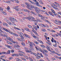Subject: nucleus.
I'll use <instances>...</instances> for the list:
<instances>
[{"instance_id":"nucleus-33","label":"nucleus","mask_w":61,"mask_h":61,"mask_svg":"<svg viewBox=\"0 0 61 61\" xmlns=\"http://www.w3.org/2000/svg\"><path fill=\"white\" fill-rule=\"evenodd\" d=\"M34 42L36 44H39V43H38V42H36V41H34Z\"/></svg>"},{"instance_id":"nucleus-20","label":"nucleus","mask_w":61,"mask_h":61,"mask_svg":"<svg viewBox=\"0 0 61 61\" xmlns=\"http://www.w3.org/2000/svg\"><path fill=\"white\" fill-rule=\"evenodd\" d=\"M18 6H16L15 7H13V9H16L17 8H18Z\"/></svg>"},{"instance_id":"nucleus-4","label":"nucleus","mask_w":61,"mask_h":61,"mask_svg":"<svg viewBox=\"0 0 61 61\" xmlns=\"http://www.w3.org/2000/svg\"><path fill=\"white\" fill-rule=\"evenodd\" d=\"M29 1L31 3H32V4H33V5H36L38 6H39V5H40L39 4V3L37 1L36 2V3H35L32 1L30 0H29Z\"/></svg>"},{"instance_id":"nucleus-3","label":"nucleus","mask_w":61,"mask_h":61,"mask_svg":"<svg viewBox=\"0 0 61 61\" xmlns=\"http://www.w3.org/2000/svg\"><path fill=\"white\" fill-rule=\"evenodd\" d=\"M30 6L31 8H33L35 9V11L38 14H39L40 13L39 12L41 11V10H40V9H38V8L36 7H35L34 6L32 5H31Z\"/></svg>"},{"instance_id":"nucleus-7","label":"nucleus","mask_w":61,"mask_h":61,"mask_svg":"<svg viewBox=\"0 0 61 61\" xmlns=\"http://www.w3.org/2000/svg\"><path fill=\"white\" fill-rule=\"evenodd\" d=\"M5 46H6L7 47H8V48H10V49H11V48H12V47H11V46L8 45H5Z\"/></svg>"},{"instance_id":"nucleus-39","label":"nucleus","mask_w":61,"mask_h":61,"mask_svg":"<svg viewBox=\"0 0 61 61\" xmlns=\"http://www.w3.org/2000/svg\"><path fill=\"white\" fill-rule=\"evenodd\" d=\"M42 31H43L44 32H45V31H46V30L45 29H42Z\"/></svg>"},{"instance_id":"nucleus-53","label":"nucleus","mask_w":61,"mask_h":61,"mask_svg":"<svg viewBox=\"0 0 61 61\" xmlns=\"http://www.w3.org/2000/svg\"><path fill=\"white\" fill-rule=\"evenodd\" d=\"M38 16H39L40 17H41L42 16V15H39V14H38Z\"/></svg>"},{"instance_id":"nucleus-29","label":"nucleus","mask_w":61,"mask_h":61,"mask_svg":"<svg viewBox=\"0 0 61 61\" xmlns=\"http://www.w3.org/2000/svg\"><path fill=\"white\" fill-rule=\"evenodd\" d=\"M15 1L17 3H19V1L17 0H15Z\"/></svg>"},{"instance_id":"nucleus-60","label":"nucleus","mask_w":61,"mask_h":61,"mask_svg":"<svg viewBox=\"0 0 61 61\" xmlns=\"http://www.w3.org/2000/svg\"><path fill=\"white\" fill-rule=\"evenodd\" d=\"M34 33L36 34L37 35V34H38L37 33V32H36V31H34Z\"/></svg>"},{"instance_id":"nucleus-58","label":"nucleus","mask_w":61,"mask_h":61,"mask_svg":"<svg viewBox=\"0 0 61 61\" xmlns=\"http://www.w3.org/2000/svg\"><path fill=\"white\" fill-rule=\"evenodd\" d=\"M53 46H54V47H56V43L55 45H54Z\"/></svg>"},{"instance_id":"nucleus-45","label":"nucleus","mask_w":61,"mask_h":61,"mask_svg":"<svg viewBox=\"0 0 61 61\" xmlns=\"http://www.w3.org/2000/svg\"><path fill=\"white\" fill-rule=\"evenodd\" d=\"M55 54H56V55H58V56H60V54H59L57 53L56 52L55 53Z\"/></svg>"},{"instance_id":"nucleus-59","label":"nucleus","mask_w":61,"mask_h":61,"mask_svg":"<svg viewBox=\"0 0 61 61\" xmlns=\"http://www.w3.org/2000/svg\"><path fill=\"white\" fill-rule=\"evenodd\" d=\"M34 33L36 34L37 35V34H38L37 33V32H36V31H34Z\"/></svg>"},{"instance_id":"nucleus-17","label":"nucleus","mask_w":61,"mask_h":61,"mask_svg":"<svg viewBox=\"0 0 61 61\" xmlns=\"http://www.w3.org/2000/svg\"><path fill=\"white\" fill-rule=\"evenodd\" d=\"M21 45L23 46H25V44L24 42H21Z\"/></svg>"},{"instance_id":"nucleus-6","label":"nucleus","mask_w":61,"mask_h":61,"mask_svg":"<svg viewBox=\"0 0 61 61\" xmlns=\"http://www.w3.org/2000/svg\"><path fill=\"white\" fill-rule=\"evenodd\" d=\"M3 29L5 31H6V32H10V30H7V29H5V28H3Z\"/></svg>"},{"instance_id":"nucleus-42","label":"nucleus","mask_w":61,"mask_h":61,"mask_svg":"<svg viewBox=\"0 0 61 61\" xmlns=\"http://www.w3.org/2000/svg\"><path fill=\"white\" fill-rule=\"evenodd\" d=\"M0 36H3L4 37V35L3 34H0Z\"/></svg>"},{"instance_id":"nucleus-21","label":"nucleus","mask_w":61,"mask_h":61,"mask_svg":"<svg viewBox=\"0 0 61 61\" xmlns=\"http://www.w3.org/2000/svg\"><path fill=\"white\" fill-rule=\"evenodd\" d=\"M23 56L26 59H27V58H28V57H27V56L26 55H23Z\"/></svg>"},{"instance_id":"nucleus-27","label":"nucleus","mask_w":61,"mask_h":61,"mask_svg":"<svg viewBox=\"0 0 61 61\" xmlns=\"http://www.w3.org/2000/svg\"><path fill=\"white\" fill-rule=\"evenodd\" d=\"M10 7H9V6H8L7 7V9L8 10H10Z\"/></svg>"},{"instance_id":"nucleus-61","label":"nucleus","mask_w":61,"mask_h":61,"mask_svg":"<svg viewBox=\"0 0 61 61\" xmlns=\"http://www.w3.org/2000/svg\"><path fill=\"white\" fill-rule=\"evenodd\" d=\"M7 37V35H4V37Z\"/></svg>"},{"instance_id":"nucleus-23","label":"nucleus","mask_w":61,"mask_h":61,"mask_svg":"<svg viewBox=\"0 0 61 61\" xmlns=\"http://www.w3.org/2000/svg\"><path fill=\"white\" fill-rule=\"evenodd\" d=\"M29 59L30 61H33V60L32 58H30V57H29Z\"/></svg>"},{"instance_id":"nucleus-11","label":"nucleus","mask_w":61,"mask_h":61,"mask_svg":"<svg viewBox=\"0 0 61 61\" xmlns=\"http://www.w3.org/2000/svg\"><path fill=\"white\" fill-rule=\"evenodd\" d=\"M49 13L50 15H52L53 16H54L53 15V13H52V12H51L50 11H49Z\"/></svg>"},{"instance_id":"nucleus-34","label":"nucleus","mask_w":61,"mask_h":61,"mask_svg":"<svg viewBox=\"0 0 61 61\" xmlns=\"http://www.w3.org/2000/svg\"><path fill=\"white\" fill-rule=\"evenodd\" d=\"M7 43L8 44H12L11 42L8 41H7Z\"/></svg>"},{"instance_id":"nucleus-40","label":"nucleus","mask_w":61,"mask_h":61,"mask_svg":"<svg viewBox=\"0 0 61 61\" xmlns=\"http://www.w3.org/2000/svg\"><path fill=\"white\" fill-rule=\"evenodd\" d=\"M51 32H54V33H56V31L55 30H51Z\"/></svg>"},{"instance_id":"nucleus-62","label":"nucleus","mask_w":61,"mask_h":61,"mask_svg":"<svg viewBox=\"0 0 61 61\" xmlns=\"http://www.w3.org/2000/svg\"><path fill=\"white\" fill-rule=\"evenodd\" d=\"M15 34V33H14L13 32H11V34H12V35H14V36Z\"/></svg>"},{"instance_id":"nucleus-5","label":"nucleus","mask_w":61,"mask_h":61,"mask_svg":"<svg viewBox=\"0 0 61 61\" xmlns=\"http://www.w3.org/2000/svg\"><path fill=\"white\" fill-rule=\"evenodd\" d=\"M30 47L31 48V49H29L30 50H34V49L33 48V45L31 44H30Z\"/></svg>"},{"instance_id":"nucleus-41","label":"nucleus","mask_w":61,"mask_h":61,"mask_svg":"<svg viewBox=\"0 0 61 61\" xmlns=\"http://www.w3.org/2000/svg\"><path fill=\"white\" fill-rule=\"evenodd\" d=\"M28 26L29 28H31V27H32V26H31V25H28Z\"/></svg>"},{"instance_id":"nucleus-9","label":"nucleus","mask_w":61,"mask_h":61,"mask_svg":"<svg viewBox=\"0 0 61 61\" xmlns=\"http://www.w3.org/2000/svg\"><path fill=\"white\" fill-rule=\"evenodd\" d=\"M55 21L56 22H57V23H60V24H61V21L59 20V21H58L57 20H55Z\"/></svg>"},{"instance_id":"nucleus-1","label":"nucleus","mask_w":61,"mask_h":61,"mask_svg":"<svg viewBox=\"0 0 61 61\" xmlns=\"http://www.w3.org/2000/svg\"><path fill=\"white\" fill-rule=\"evenodd\" d=\"M26 19L29 20L30 21H34V22H40V20H35V19L33 17H32L31 19V17H25Z\"/></svg>"},{"instance_id":"nucleus-52","label":"nucleus","mask_w":61,"mask_h":61,"mask_svg":"<svg viewBox=\"0 0 61 61\" xmlns=\"http://www.w3.org/2000/svg\"><path fill=\"white\" fill-rule=\"evenodd\" d=\"M15 56H18V55L16 54H15Z\"/></svg>"},{"instance_id":"nucleus-14","label":"nucleus","mask_w":61,"mask_h":61,"mask_svg":"<svg viewBox=\"0 0 61 61\" xmlns=\"http://www.w3.org/2000/svg\"><path fill=\"white\" fill-rule=\"evenodd\" d=\"M26 52H28V53H30L32 52L31 51H29V50H25Z\"/></svg>"},{"instance_id":"nucleus-55","label":"nucleus","mask_w":61,"mask_h":61,"mask_svg":"<svg viewBox=\"0 0 61 61\" xmlns=\"http://www.w3.org/2000/svg\"><path fill=\"white\" fill-rule=\"evenodd\" d=\"M15 46H16V47H20V46L18 45H16Z\"/></svg>"},{"instance_id":"nucleus-25","label":"nucleus","mask_w":61,"mask_h":61,"mask_svg":"<svg viewBox=\"0 0 61 61\" xmlns=\"http://www.w3.org/2000/svg\"><path fill=\"white\" fill-rule=\"evenodd\" d=\"M2 53V54H6V52H2V53Z\"/></svg>"},{"instance_id":"nucleus-57","label":"nucleus","mask_w":61,"mask_h":61,"mask_svg":"<svg viewBox=\"0 0 61 61\" xmlns=\"http://www.w3.org/2000/svg\"><path fill=\"white\" fill-rule=\"evenodd\" d=\"M22 13H23V12H19L18 13V14H21Z\"/></svg>"},{"instance_id":"nucleus-26","label":"nucleus","mask_w":61,"mask_h":61,"mask_svg":"<svg viewBox=\"0 0 61 61\" xmlns=\"http://www.w3.org/2000/svg\"><path fill=\"white\" fill-rule=\"evenodd\" d=\"M7 53V54H10V50H8V51Z\"/></svg>"},{"instance_id":"nucleus-12","label":"nucleus","mask_w":61,"mask_h":61,"mask_svg":"<svg viewBox=\"0 0 61 61\" xmlns=\"http://www.w3.org/2000/svg\"><path fill=\"white\" fill-rule=\"evenodd\" d=\"M51 10L52 11L51 13H55L56 12H55V11H54L53 9H51Z\"/></svg>"},{"instance_id":"nucleus-18","label":"nucleus","mask_w":61,"mask_h":61,"mask_svg":"<svg viewBox=\"0 0 61 61\" xmlns=\"http://www.w3.org/2000/svg\"><path fill=\"white\" fill-rule=\"evenodd\" d=\"M25 29L27 31H28V32H29L30 31L29 30L26 28H25Z\"/></svg>"},{"instance_id":"nucleus-16","label":"nucleus","mask_w":61,"mask_h":61,"mask_svg":"<svg viewBox=\"0 0 61 61\" xmlns=\"http://www.w3.org/2000/svg\"><path fill=\"white\" fill-rule=\"evenodd\" d=\"M25 4H26V5L28 7H30V6L29 5V4L28 3H27V2H26L25 3Z\"/></svg>"},{"instance_id":"nucleus-8","label":"nucleus","mask_w":61,"mask_h":61,"mask_svg":"<svg viewBox=\"0 0 61 61\" xmlns=\"http://www.w3.org/2000/svg\"><path fill=\"white\" fill-rule=\"evenodd\" d=\"M50 46H46V48L47 49L49 50V51H50V49H49V48H50Z\"/></svg>"},{"instance_id":"nucleus-64","label":"nucleus","mask_w":61,"mask_h":61,"mask_svg":"<svg viewBox=\"0 0 61 61\" xmlns=\"http://www.w3.org/2000/svg\"><path fill=\"white\" fill-rule=\"evenodd\" d=\"M57 34L59 35V36L61 37V34L59 33H58Z\"/></svg>"},{"instance_id":"nucleus-50","label":"nucleus","mask_w":61,"mask_h":61,"mask_svg":"<svg viewBox=\"0 0 61 61\" xmlns=\"http://www.w3.org/2000/svg\"><path fill=\"white\" fill-rule=\"evenodd\" d=\"M31 33V35L32 36H35L34 35V34H33V33Z\"/></svg>"},{"instance_id":"nucleus-37","label":"nucleus","mask_w":61,"mask_h":61,"mask_svg":"<svg viewBox=\"0 0 61 61\" xmlns=\"http://www.w3.org/2000/svg\"><path fill=\"white\" fill-rule=\"evenodd\" d=\"M25 18L23 17L22 18V20L23 21H25Z\"/></svg>"},{"instance_id":"nucleus-63","label":"nucleus","mask_w":61,"mask_h":61,"mask_svg":"<svg viewBox=\"0 0 61 61\" xmlns=\"http://www.w3.org/2000/svg\"><path fill=\"white\" fill-rule=\"evenodd\" d=\"M40 42H41V43L42 44H44L43 42L41 41H40Z\"/></svg>"},{"instance_id":"nucleus-49","label":"nucleus","mask_w":61,"mask_h":61,"mask_svg":"<svg viewBox=\"0 0 61 61\" xmlns=\"http://www.w3.org/2000/svg\"><path fill=\"white\" fill-rule=\"evenodd\" d=\"M33 36L35 38H37V37L36 36Z\"/></svg>"},{"instance_id":"nucleus-19","label":"nucleus","mask_w":61,"mask_h":61,"mask_svg":"<svg viewBox=\"0 0 61 61\" xmlns=\"http://www.w3.org/2000/svg\"><path fill=\"white\" fill-rule=\"evenodd\" d=\"M21 58L22 60H24L25 61H26V59L24 58H23L22 57H21Z\"/></svg>"},{"instance_id":"nucleus-56","label":"nucleus","mask_w":61,"mask_h":61,"mask_svg":"<svg viewBox=\"0 0 61 61\" xmlns=\"http://www.w3.org/2000/svg\"><path fill=\"white\" fill-rule=\"evenodd\" d=\"M40 56H41V57H43V55H42V54L41 53H40Z\"/></svg>"},{"instance_id":"nucleus-43","label":"nucleus","mask_w":61,"mask_h":61,"mask_svg":"<svg viewBox=\"0 0 61 61\" xmlns=\"http://www.w3.org/2000/svg\"><path fill=\"white\" fill-rule=\"evenodd\" d=\"M24 48L26 50H28V49L26 47H24Z\"/></svg>"},{"instance_id":"nucleus-13","label":"nucleus","mask_w":61,"mask_h":61,"mask_svg":"<svg viewBox=\"0 0 61 61\" xmlns=\"http://www.w3.org/2000/svg\"><path fill=\"white\" fill-rule=\"evenodd\" d=\"M9 20L10 21H11L12 23H15V21L14 20H12V19H9Z\"/></svg>"},{"instance_id":"nucleus-36","label":"nucleus","mask_w":61,"mask_h":61,"mask_svg":"<svg viewBox=\"0 0 61 61\" xmlns=\"http://www.w3.org/2000/svg\"><path fill=\"white\" fill-rule=\"evenodd\" d=\"M40 2L41 4H44V3L42 2V1L41 0H40Z\"/></svg>"},{"instance_id":"nucleus-47","label":"nucleus","mask_w":61,"mask_h":61,"mask_svg":"<svg viewBox=\"0 0 61 61\" xmlns=\"http://www.w3.org/2000/svg\"><path fill=\"white\" fill-rule=\"evenodd\" d=\"M12 42L13 43H14V44L16 43H17V42H15V41H13Z\"/></svg>"},{"instance_id":"nucleus-24","label":"nucleus","mask_w":61,"mask_h":61,"mask_svg":"<svg viewBox=\"0 0 61 61\" xmlns=\"http://www.w3.org/2000/svg\"><path fill=\"white\" fill-rule=\"evenodd\" d=\"M40 56V54L39 53H37V56Z\"/></svg>"},{"instance_id":"nucleus-15","label":"nucleus","mask_w":61,"mask_h":61,"mask_svg":"<svg viewBox=\"0 0 61 61\" xmlns=\"http://www.w3.org/2000/svg\"><path fill=\"white\" fill-rule=\"evenodd\" d=\"M14 28H15V29H16L17 30H21V29H19V28H16L15 27H14Z\"/></svg>"},{"instance_id":"nucleus-31","label":"nucleus","mask_w":61,"mask_h":61,"mask_svg":"<svg viewBox=\"0 0 61 61\" xmlns=\"http://www.w3.org/2000/svg\"><path fill=\"white\" fill-rule=\"evenodd\" d=\"M38 50L41 51V52H42V50L40 48H38Z\"/></svg>"},{"instance_id":"nucleus-35","label":"nucleus","mask_w":61,"mask_h":61,"mask_svg":"<svg viewBox=\"0 0 61 61\" xmlns=\"http://www.w3.org/2000/svg\"><path fill=\"white\" fill-rule=\"evenodd\" d=\"M3 13L5 15H6L7 14L5 12H3Z\"/></svg>"},{"instance_id":"nucleus-2","label":"nucleus","mask_w":61,"mask_h":61,"mask_svg":"<svg viewBox=\"0 0 61 61\" xmlns=\"http://www.w3.org/2000/svg\"><path fill=\"white\" fill-rule=\"evenodd\" d=\"M19 36L20 37H21V39L22 40V41H24V38L23 37V36H26V37H27L29 38H30V36H29L28 35H26V34H24V35L22 33H20V34L19 35Z\"/></svg>"},{"instance_id":"nucleus-22","label":"nucleus","mask_w":61,"mask_h":61,"mask_svg":"<svg viewBox=\"0 0 61 61\" xmlns=\"http://www.w3.org/2000/svg\"><path fill=\"white\" fill-rule=\"evenodd\" d=\"M41 47H44V48H45L46 47L45 46H44V45H41Z\"/></svg>"},{"instance_id":"nucleus-32","label":"nucleus","mask_w":61,"mask_h":61,"mask_svg":"<svg viewBox=\"0 0 61 61\" xmlns=\"http://www.w3.org/2000/svg\"><path fill=\"white\" fill-rule=\"evenodd\" d=\"M17 39L19 40V41H21V38H17Z\"/></svg>"},{"instance_id":"nucleus-10","label":"nucleus","mask_w":61,"mask_h":61,"mask_svg":"<svg viewBox=\"0 0 61 61\" xmlns=\"http://www.w3.org/2000/svg\"><path fill=\"white\" fill-rule=\"evenodd\" d=\"M31 54H33L34 55H35L36 56H37V54L35 53H33V52H32L30 53Z\"/></svg>"},{"instance_id":"nucleus-30","label":"nucleus","mask_w":61,"mask_h":61,"mask_svg":"<svg viewBox=\"0 0 61 61\" xmlns=\"http://www.w3.org/2000/svg\"><path fill=\"white\" fill-rule=\"evenodd\" d=\"M40 57H40V56H37L36 57V58L37 59H39V58H40Z\"/></svg>"},{"instance_id":"nucleus-38","label":"nucleus","mask_w":61,"mask_h":61,"mask_svg":"<svg viewBox=\"0 0 61 61\" xmlns=\"http://www.w3.org/2000/svg\"><path fill=\"white\" fill-rule=\"evenodd\" d=\"M13 58L12 57H10L9 58V60H11V59H13Z\"/></svg>"},{"instance_id":"nucleus-44","label":"nucleus","mask_w":61,"mask_h":61,"mask_svg":"<svg viewBox=\"0 0 61 61\" xmlns=\"http://www.w3.org/2000/svg\"><path fill=\"white\" fill-rule=\"evenodd\" d=\"M53 4L54 5H53L54 6H55V7H57V6L55 4Z\"/></svg>"},{"instance_id":"nucleus-46","label":"nucleus","mask_w":61,"mask_h":61,"mask_svg":"<svg viewBox=\"0 0 61 61\" xmlns=\"http://www.w3.org/2000/svg\"><path fill=\"white\" fill-rule=\"evenodd\" d=\"M15 59L17 60V61H19V59H18V58H15Z\"/></svg>"},{"instance_id":"nucleus-54","label":"nucleus","mask_w":61,"mask_h":61,"mask_svg":"<svg viewBox=\"0 0 61 61\" xmlns=\"http://www.w3.org/2000/svg\"><path fill=\"white\" fill-rule=\"evenodd\" d=\"M6 3H10V1H6Z\"/></svg>"},{"instance_id":"nucleus-28","label":"nucleus","mask_w":61,"mask_h":61,"mask_svg":"<svg viewBox=\"0 0 61 61\" xmlns=\"http://www.w3.org/2000/svg\"><path fill=\"white\" fill-rule=\"evenodd\" d=\"M19 54H20V56H24V55H23V54H22L20 53Z\"/></svg>"},{"instance_id":"nucleus-48","label":"nucleus","mask_w":61,"mask_h":61,"mask_svg":"<svg viewBox=\"0 0 61 61\" xmlns=\"http://www.w3.org/2000/svg\"><path fill=\"white\" fill-rule=\"evenodd\" d=\"M6 23L5 22L3 23V25H6Z\"/></svg>"},{"instance_id":"nucleus-51","label":"nucleus","mask_w":61,"mask_h":61,"mask_svg":"<svg viewBox=\"0 0 61 61\" xmlns=\"http://www.w3.org/2000/svg\"><path fill=\"white\" fill-rule=\"evenodd\" d=\"M28 9H29V10H31V11H32V8H28Z\"/></svg>"}]
</instances>
